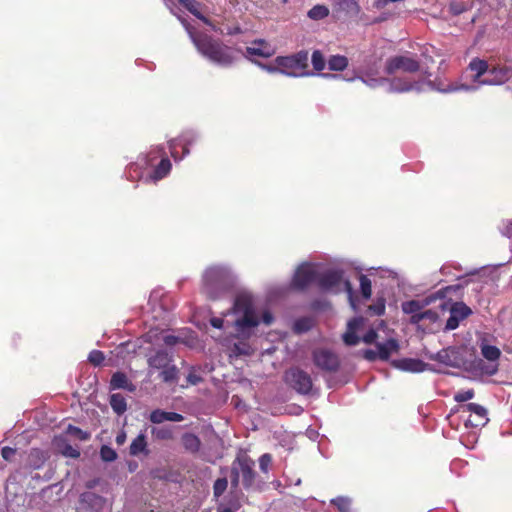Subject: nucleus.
<instances>
[{"instance_id": "f257e3e1", "label": "nucleus", "mask_w": 512, "mask_h": 512, "mask_svg": "<svg viewBox=\"0 0 512 512\" xmlns=\"http://www.w3.org/2000/svg\"><path fill=\"white\" fill-rule=\"evenodd\" d=\"M273 319L271 312L263 309L253 295L242 292L235 298L232 309L223 317H212L210 324L219 330L233 328L237 336L250 337L261 322L270 325Z\"/></svg>"}, {"instance_id": "f03ea898", "label": "nucleus", "mask_w": 512, "mask_h": 512, "mask_svg": "<svg viewBox=\"0 0 512 512\" xmlns=\"http://www.w3.org/2000/svg\"><path fill=\"white\" fill-rule=\"evenodd\" d=\"M506 82H508L509 90L512 91V69L500 65L490 67L487 61L473 58L460 82L445 84L439 81L437 84L429 82L428 85L437 91L452 93L457 91L474 92L483 85H501Z\"/></svg>"}, {"instance_id": "7ed1b4c3", "label": "nucleus", "mask_w": 512, "mask_h": 512, "mask_svg": "<svg viewBox=\"0 0 512 512\" xmlns=\"http://www.w3.org/2000/svg\"><path fill=\"white\" fill-rule=\"evenodd\" d=\"M187 31L197 51L207 60L219 66L227 67L238 58V52L207 34L197 32L185 19L178 17Z\"/></svg>"}, {"instance_id": "20e7f679", "label": "nucleus", "mask_w": 512, "mask_h": 512, "mask_svg": "<svg viewBox=\"0 0 512 512\" xmlns=\"http://www.w3.org/2000/svg\"><path fill=\"white\" fill-rule=\"evenodd\" d=\"M234 282V275L224 266H212L203 274L202 292L210 299L219 298L228 291Z\"/></svg>"}, {"instance_id": "39448f33", "label": "nucleus", "mask_w": 512, "mask_h": 512, "mask_svg": "<svg viewBox=\"0 0 512 512\" xmlns=\"http://www.w3.org/2000/svg\"><path fill=\"white\" fill-rule=\"evenodd\" d=\"M318 286L329 292L339 293L345 291L351 307L355 310L356 304L353 296V289L351 283L344 279L343 272L339 269H327L323 272L319 271Z\"/></svg>"}, {"instance_id": "423d86ee", "label": "nucleus", "mask_w": 512, "mask_h": 512, "mask_svg": "<svg viewBox=\"0 0 512 512\" xmlns=\"http://www.w3.org/2000/svg\"><path fill=\"white\" fill-rule=\"evenodd\" d=\"M360 79L364 84H366L370 88L385 86L386 91L389 93H403L412 90H424V83L409 82L406 79L402 78H394L392 80H388L386 78H375L372 77L368 71L365 72L364 76L360 77Z\"/></svg>"}, {"instance_id": "0eeeda50", "label": "nucleus", "mask_w": 512, "mask_h": 512, "mask_svg": "<svg viewBox=\"0 0 512 512\" xmlns=\"http://www.w3.org/2000/svg\"><path fill=\"white\" fill-rule=\"evenodd\" d=\"M276 63L280 66V74L285 76L304 77L312 75L306 71L308 67V52L305 50L288 56H277Z\"/></svg>"}, {"instance_id": "6e6552de", "label": "nucleus", "mask_w": 512, "mask_h": 512, "mask_svg": "<svg viewBox=\"0 0 512 512\" xmlns=\"http://www.w3.org/2000/svg\"><path fill=\"white\" fill-rule=\"evenodd\" d=\"M254 461L246 455L238 456L232 467L231 486L236 488L239 484V477L245 487H250L254 482L255 473L253 470Z\"/></svg>"}, {"instance_id": "1a4fd4ad", "label": "nucleus", "mask_w": 512, "mask_h": 512, "mask_svg": "<svg viewBox=\"0 0 512 512\" xmlns=\"http://www.w3.org/2000/svg\"><path fill=\"white\" fill-rule=\"evenodd\" d=\"M319 265L304 262L296 269L291 285L296 289H303L311 283H318Z\"/></svg>"}, {"instance_id": "9d476101", "label": "nucleus", "mask_w": 512, "mask_h": 512, "mask_svg": "<svg viewBox=\"0 0 512 512\" xmlns=\"http://www.w3.org/2000/svg\"><path fill=\"white\" fill-rule=\"evenodd\" d=\"M198 135L196 132L189 130L183 132L178 138L169 142L170 154L175 161L182 160L189 154L188 146L196 142Z\"/></svg>"}, {"instance_id": "9b49d317", "label": "nucleus", "mask_w": 512, "mask_h": 512, "mask_svg": "<svg viewBox=\"0 0 512 512\" xmlns=\"http://www.w3.org/2000/svg\"><path fill=\"white\" fill-rule=\"evenodd\" d=\"M286 382L300 394H308L312 389L310 375L298 368H292L285 374Z\"/></svg>"}, {"instance_id": "f8f14e48", "label": "nucleus", "mask_w": 512, "mask_h": 512, "mask_svg": "<svg viewBox=\"0 0 512 512\" xmlns=\"http://www.w3.org/2000/svg\"><path fill=\"white\" fill-rule=\"evenodd\" d=\"M312 356L314 364L321 370L334 372L340 366L338 355L330 349L316 348Z\"/></svg>"}, {"instance_id": "ddd939ff", "label": "nucleus", "mask_w": 512, "mask_h": 512, "mask_svg": "<svg viewBox=\"0 0 512 512\" xmlns=\"http://www.w3.org/2000/svg\"><path fill=\"white\" fill-rule=\"evenodd\" d=\"M247 337L237 336V332H234L224 338H216L224 347H226L231 355L241 356L250 355L253 351L252 347L246 341L240 339H246Z\"/></svg>"}, {"instance_id": "4468645a", "label": "nucleus", "mask_w": 512, "mask_h": 512, "mask_svg": "<svg viewBox=\"0 0 512 512\" xmlns=\"http://www.w3.org/2000/svg\"><path fill=\"white\" fill-rule=\"evenodd\" d=\"M419 62L408 56H394L387 60L385 71L394 74L397 71L413 73L419 70Z\"/></svg>"}, {"instance_id": "2eb2a0df", "label": "nucleus", "mask_w": 512, "mask_h": 512, "mask_svg": "<svg viewBox=\"0 0 512 512\" xmlns=\"http://www.w3.org/2000/svg\"><path fill=\"white\" fill-rule=\"evenodd\" d=\"M465 409L470 413L468 419L465 421L467 427L484 426L488 422V418L486 417L487 411L483 406L476 403H469L465 405Z\"/></svg>"}, {"instance_id": "dca6fc26", "label": "nucleus", "mask_w": 512, "mask_h": 512, "mask_svg": "<svg viewBox=\"0 0 512 512\" xmlns=\"http://www.w3.org/2000/svg\"><path fill=\"white\" fill-rule=\"evenodd\" d=\"M276 53V48L265 40H256L246 48V56L269 58Z\"/></svg>"}, {"instance_id": "f3484780", "label": "nucleus", "mask_w": 512, "mask_h": 512, "mask_svg": "<svg viewBox=\"0 0 512 512\" xmlns=\"http://www.w3.org/2000/svg\"><path fill=\"white\" fill-rule=\"evenodd\" d=\"M471 310L464 303H456L450 311V316L446 322V330H454L459 326L461 320L465 319Z\"/></svg>"}, {"instance_id": "a211bd4d", "label": "nucleus", "mask_w": 512, "mask_h": 512, "mask_svg": "<svg viewBox=\"0 0 512 512\" xmlns=\"http://www.w3.org/2000/svg\"><path fill=\"white\" fill-rule=\"evenodd\" d=\"M363 321L364 319L362 317H355L348 322L347 331L343 335V341L345 344L353 346L359 342V337L356 332L363 324Z\"/></svg>"}, {"instance_id": "6ab92c4d", "label": "nucleus", "mask_w": 512, "mask_h": 512, "mask_svg": "<svg viewBox=\"0 0 512 512\" xmlns=\"http://www.w3.org/2000/svg\"><path fill=\"white\" fill-rule=\"evenodd\" d=\"M433 297H426L421 300H410L402 303V311L405 314L415 316L420 314L421 310L426 308L432 301Z\"/></svg>"}, {"instance_id": "aec40b11", "label": "nucleus", "mask_w": 512, "mask_h": 512, "mask_svg": "<svg viewBox=\"0 0 512 512\" xmlns=\"http://www.w3.org/2000/svg\"><path fill=\"white\" fill-rule=\"evenodd\" d=\"M184 417L176 412H166L160 409H156L150 414V421L155 424H160L165 421L180 422Z\"/></svg>"}, {"instance_id": "412c9836", "label": "nucleus", "mask_w": 512, "mask_h": 512, "mask_svg": "<svg viewBox=\"0 0 512 512\" xmlns=\"http://www.w3.org/2000/svg\"><path fill=\"white\" fill-rule=\"evenodd\" d=\"M171 162L168 158H162L160 163L156 166L153 172L146 177L145 181L156 183L157 181L165 178L171 170Z\"/></svg>"}, {"instance_id": "4be33fe9", "label": "nucleus", "mask_w": 512, "mask_h": 512, "mask_svg": "<svg viewBox=\"0 0 512 512\" xmlns=\"http://www.w3.org/2000/svg\"><path fill=\"white\" fill-rule=\"evenodd\" d=\"M378 357L382 360H387L392 354L397 353L399 350V343L395 339H389L383 343H377Z\"/></svg>"}, {"instance_id": "5701e85b", "label": "nucleus", "mask_w": 512, "mask_h": 512, "mask_svg": "<svg viewBox=\"0 0 512 512\" xmlns=\"http://www.w3.org/2000/svg\"><path fill=\"white\" fill-rule=\"evenodd\" d=\"M180 4L206 25L212 26L211 22L202 14L201 4L196 0H178Z\"/></svg>"}, {"instance_id": "b1692460", "label": "nucleus", "mask_w": 512, "mask_h": 512, "mask_svg": "<svg viewBox=\"0 0 512 512\" xmlns=\"http://www.w3.org/2000/svg\"><path fill=\"white\" fill-rule=\"evenodd\" d=\"M337 10L349 17H357L361 8L356 0H340L337 2Z\"/></svg>"}, {"instance_id": "393cba45", "label": "nucleus", "mask_w": 512, "mask_h": 512, "mask_svg": "<svg viewBox=\"0 0 512 512\" xmlns=\"http://www.w3.org/2000/svg\"><path fill=\"white\" fill-rule=\"evenodd\" d=\"M80 502L88 505L91 509L99 510L104 505V498L93 493V492H84L80 495Z\"/></svg>"}, {"instance_id": "a878e982", "label": "nucleus", "mask_w": 512, "mask_h": 512, "mask_svg": "<svg viewBox=\"0 0 512 512\" xmlns=\"http://www.w3.org/2000/svg\"><path fill=\"white\" fill-rule=\"evenodd\" d=\"M171 361V357L167 352L158 351L154 356L149 358L148 363L152 368L164 369L169 366Z\"/></svg>"}, {"instance_id": "bb28decb", "label": "nucleus", "mask_w": 512, "mask_h": 512, "mask_svg": "<svg viewBox=\"0 0 512 512\" xmlns=\"http://www.w3.org/2000/svg\"><path fill=\"white\" fill-rule=\"evenodd\" d=\"M181 443L186 451L190 453H196L199 451L201 446L200 439L192 433H185L181 437Z\"/></svg>"}, {"instance_id": "cd10ccee", "label": "nucleus", "mask_w": 512, "mask_h": 512, "mask_svg": "<svg viewBox=\"0 0 512 512\" xmlns=\"http://www.w3.org/2000/svg\"><path fill=\"white\" fill-rule=\"evenodd\" d=\"M147 441L144 433H140L130 444V454L132 456H138L143 453L148 454Z\"/></svg>"}, {"instance_id": "c85d7f7f", "label": "nucleus", "mask_w": 512, "mask_h": 512, "mask_svg": "<svg viewBox=\"0 0 512 512\" xmlns=\"http://www.w3.org/2000/svg\"><path fill=\"white\" fill-rule=\"evenodd\" d=\"M439 315L437 311L433 309H423L421 310L420 314H417L415 316H411L410 322L413 324H418L422 321H428L430 323H434L437 321Z\"/></svg>"}, {"instance_id": "c756f323", "label": "nucleus", "mask_w": 512, "mask_h": 512, "mask_svg": "<svg viewBox=\"0 0 512 512\" xmlns=\"http://www.w3.org/2000/svg\"><path fill=\"white\" fill-rule=\"evenodd\" d=\"M110 386L112 389H128L133 391V386L129 384L127 376L122 372H116L112 375Z\"/></svg>"}, {"instance_id": "7c9ffc66", "label": "nucleus", "mask_w": 512, "mask_h": 512, "mask_svg": "<svg viewBox=\"0 0 512 512\" xmlns=\"http://www.w3.org/2000/svg\"><path fill=\"white\" fill-rule=\"evenodd\" d=\"M480 349L482 356L490 362H496L501 355V351L498 347L485 342L481 343Z\"/></svg>"}, {"instance_id": "2f4dec72", "label": "nucleus", "mask_w": 512, "mask_h": 512, "mask_svg": "<svg viewBox=\"0 0 512 512\" xmlns=\"http://www.w3.org/2000/svg\"><path fill=\"white\" fill-rule=\"evenodd\" d=\"M110 405L113 411L118 415L123 414L127 409L125 397L120 393H115L111 395Z\"/></svg>"}, {"instance_id": "473e14b6", "label": "nucleus", "mask_w": 512, "mask_h": 512, "mask_svg": "<svg viewBox=\"0 0 512 512\" xmlns=\"http://www.w3.org/2000/svg\"><path fill=\"white\" fill-rule=\"evenodd\" d=\"M348 66V59L342 55L331 56L328 60V67L332 71H342Z\"/></svg>"}, {"instance_id": "72a5a7b5", "label": "nucleus", "mask_w": 512, "mask_h": 512, "mask_svg": "<svg viewBox=\"0 0 512 512\" xmlns=\"http://www.w3.org/2000/svg\"><path fill=\"white\" fill-rule=\"evenodd\" d=\"M424 363L420 360L404 359L398 365L402 370L410 372H421L424 369Z\"/></svg>"}, {"instance_id": "f704fd0d", "label": "nucleus", "mask_w": 512, "mask_h": 512, "mask_svg": "<svg viewBox=\"0 0 512 512\" xmlns=\"http://www.w3.org/2000/svg\"><path fill=\"white\" fill-rule=\"evenodd\" d=\"M307 15L312 20H321L329 15V9L325 5L318 4L312 7Z\"/></svg>"}, {"instance_id": "c9c22d12", "label": "nucleus", "mask_w": 512, "mask_h": 512, "mask_svg": "<svg viewBox=\"0 0 512 512\" xmlns=\"http://www.w3.org/2000/svg\"><path fill=\"white\" fill-rule=\"evenodd\" d=\"M359 281L362 296L369 299L372 294L371 280L366 275H360Z\"/></svg>"}, {"instance_id": "e433bc0d", "label": "nucleus", "mask_w": 512, "mask_h": 512, "mask_svg": "<svg viewBox=\"0 0 512 512\" xmlns=\"http://www.w3.org/2000/svg\"><path fill=\"white\" fill-rule=\"evenodd\" d=\"M313 326V320L311 318L305 317L298 319L294 323V330L297 333H303L308 331Z\"/></svg>"}, {"instance_id": "4c0bfd02", "label": "nucleus", "mask_w": 512, "mask_h": 512, "mask_svg": "<svg viewBox=\"0 0 512 512\" xmlns=\"http://www.w3.org/2000/svg\"><path fill=\"white\" fill-rule=\"evenodd\" d=\"M311 61L315 70L321 71L324 69L326 61L320 51L316 50L313 52Z\"/></svg>"}, {"instance_id": "58836bf2", "label": "nucleus", "mask_w": 512, "mask_h": 512, "mask_svg": "<svg viewBox=\"0 0 512 512\" xmlns=\"http://www.w3.org/2000/svg\"><path fill=\"white\" fill-rule=\"evenodd\" d=\"M340 512H351V502L350 499L346 497H337L331 501Z\"/></svg>"}, {"instance_id": "ea45409f", "label": "nucleus", "mask_w": 512, "mask_h": 512, "mask_svg": "<svg viewBox=\"0 0 512 512\" xmlns=\"http://www.w3.org/2000/svg\"><path fill=\"white\" fill-rule=\"evenodd\" d=\"M67 433L81 441H86L90 438V434L88 432H85V431L81 430L80 428L72 426V425H69L67 427Z\"/></svg>"}, {"instance_id": "a19ab883", "label": "nucleus", "mask_w": 512, "mask_h": 512, "mask_svg": "<svg viewBox=\"0 0 512 512\" xmlns=\"http://www.w3.org/2000/svg\"><path fill=\"white\" fill-rule=\"evenodd\" d=\"M152 435L160 440H168L173 437V432L170 428H153Z\"/></svg>"}, {"instance_id": "79ce46f5", "label": "nucleus", "mask_w": 512, "mask_h": 512, "mask_svg": "<svg viewBox=\"0 0 512 512\" xmlns=\"http://www.w3.org/2000/svg\"><path fill=\"white\" fill-rule=\"evenodd\" d=\"M161 377L165 382H172L177 378V369L175 366H167L161 372Z\"/></svg>"}, {"instance_id": "37998d69", "label": "nucleus", "mask_w": 512, "mask_h": 512, "mask_svg": "<svg viewBox=\"0 0 512 512\" xmlns=\"http://www.w3.org/2000/svg\"><path fill=\"white\" fill-rule=\"evenodd\" d=\"M100 455L105 462H112L117 458L116 452L109 446H102Z\"/></svg>"}, {"instance_id": "c03bdc74", "label": "nucleus", "mask_w": 512, "mask_h": 512, "mask_svg": "<svg viewBox=\"0 0 512 512\" xmlns=\"http://www.w3.org/2000/svg\"><path fill=\"white\" fill-rule=\"evenodd\" d=\"M227 486H228V481L226 478H219L215 481L214 483V487H213V490H214V496L215 497H219L221 496L225 490L227 489Z\"/></svg>"}, {"instance_id": "a18cd8bd", "label": "nucleus", "mask_w": 512, "mask_h": 512, "mask_svg": "<svg viewBox=\"0 0 512 512\" xmlns=\"http://www.w3.org/2000/svg\"><path fill=\"white\" fill-rule=\"evenodd\" d=\"M88 360L94 365H100L104 361V354L99 350H93L89 353Z\"/></svg>"}, {"instance_id": "49530a36", "label": "nucleus", "mask_w": 512, "mask_h": 512, "mask_svg": "<svg viewBox=\"0 0 512 512\" xmlns=\"http://www.w3.org/2000/svg\"><path fill=\"white\" fill-rule=\"evenodd\" d=\"M474 396L473 390L459 391L454 395V400L457 402H465L472 399Z\"/></svg>"}, {"instance_id": "de8ad7c7", "label": "nucleus", "mask_w": 512, "mask_h": 512, "mask_svg": "<svg viewBox=\"0 0 512 512\" xmlns=\"http://www.w3.org/2000/svg\"><path fill=\"white\" fill-rule=\"evenodd\" d=\"M62 454L66 457L70 458H77L80 455V452L77 448L72 447L71 445L67 444L63 447L61 450Z\"/></svg>"}, {"instance_id": "09e8293b", "label": "nucleus", "mask_w": 512, "mask_h": 512, "mask_svg": "<svg viewBox=\"0 0 512 512\" xmlns=\"http://www.w3.org/2000/svg\"><path fill=\"white\" fill-rule=\"evenodd\" d=\"M272 462V458L269 454H263L259 459V466L262 472L267 473L268 468Z\"/></svg>"}, {"instance_id": "8fccbe9b", "label": "nucleus", "mask_w": 512, "mask_h": 512, "mask_svg": "<svg viewBox=\"0 0 512 512\" xmlns=\"http://www.w3.org/2000/svg\"><path fill=\"white\" fill-rule=\"evenodd\" d=\"M258 65L268 73H280V66L276 63V58L269 64L259 63Z\"/></svg>"}, {"instance_id": "3c124183", "label": "nucleus", "mask_w": 512, "mask_h": 512, "mask_svg": "<svg viewBox=\"0 0 512 512\" xmlns=\"http://www.w3.org/2000/svg\"><path fill=\"white\" fill-rule=\"evenodd\" d=\"M150 153L154 155L152 158L147 159V157H143V159H142L144 161L145 165L150 164V162H152L156 157L162 156L165 154L164 149L160 146L153 148Z\"/></svg>"}, {"instance_id": "603ef678", "label": "nucleus", "mask_w": 512, "mask_h": 512, "mask_svg": "<svg viewBox=\"0 0 512 512\" xmlns=\"http://www.w3.org/2000/svg\"><path fill=\"white\" fill-rule=\"evenodd\" d=\"M500 230L504 236L512 237V220L503 221Z\"/></svg>"}, {"instance_id": "864d4df0", "label": "nucleus", "mask_w": 512, "mask_h": 512, "mask_svg": "<svg viewBox=\"0 0 512 512\" xmlns=\"http://www.w3.org/2000/svg\"><path fill=\"white\" fill-rule=\"evenodd\" d=\"M15 453H16V450L11 447H4L1 450L2 457L7 461H10L13 458V456L15 455Z\"/></svg>"}, {"instance_id": "5fc2aeb1", "label": "nucleus", "mask_w": 512, "mask_h": 512, "mask_svg": "<svg viewBox=\"0 0 512 512\" xmlns=\"http://www.w3.org/2000/svg\"><path fill=\"white\" fill-rule=\"evenodd\" d=\"M370 310H372L376 315H382L385 312V305L384 303H378L376 305L370 306Z\"/></svg>"}, {"instance_id": "6e6d98bb", "label": "nucleus", "mask_w": 512, "mask_h": 512, "mask_svg": "<svg viewBox=\"0 0 512 512\" xmlns=\"http://www.w3.org/2000/svg\"><path fill=\"white\" fill-rule=\"evenodd\" d=\"M377 337V334L374 330H370L368 331L364 337H363V341L366 343V344H370L372 342H374V340L376 339Z\"/></svg>"}, {"instance_id": "4d7b16f0", "label": "nucleus", "mask_w": 512, "mask_h": 512, "mask_svg": "<svg viewBox=\"0 0 512 512\" xmlns=\"http://www.w3.org/2000/svg\"><path fill=\"white\" fill-rule=\"evenodd\" d=\"M364 357L367 359V360H370V361H373L375 360L377 357H378V350L374 351V350H366L364 352Z\"/></svg>"}, {"instance_id": "13d9d810", "label": "nucleus", "mask_w": 512, "mask_h": 512, "mask_svg": "<svg viewBox=\"0 0 512 512\" xmlns=\"http://www.w3.org/2000/svg\"><path fill=\"white\" fill-rule=\"evenodd\" d=\"M126 441V433L124 431H121L117 434L115 442L117 445H123Z\"/></svg>"}, {"instance_id": "bf43d9fd", "label": "nucleus", "mask_w": 512, "mask_h": 512, "mask_svg": "<svg viewBox=\"0 0 512 512\" xmlns=\"http://www.w3.org/2000/svg\"><path fill=\"white\" fill-rule=\"evenodd\" d=\"M450 10L454 13V14H460L462 11H463V7H461L460 5L456 4V3H451L450 4Z\"/></svg>"}, {"instance_id": "052dcab7", "label": "nucleus", "mask_w": 512, "mask_h": 512, "mask_svg": "<svg viewBox=\"0 0 512 512\" xmlns=\"http://www.w3.org/2000/svg\"><path fill=\"white\" fill-rule=\"evenodd\" d=\"M164 342L167 345H173V344H175L177 342V337L172 336V335L165 336L164 337Z\"/></svg>"}, {"instance_id": "680f3d73", "label": "nucleus", "mask_w": 512, "mask_h": 512, "mask_svg": "<svg viewBox=\"0 0 512 512\" xmlns=\"http://www.w3.org/2000/svg\"><path fill=\"white\" fill-rule=\"evenodd\" d=\"M497 370H498L497 365H491L490 369L487 371V373L489 375H494L497 372Z\"/></svg>"}, {"instance_id": "e2e57ef3", "label": "nucleus", "mask_w": 512, "mask_h": 512, "mask_svg": "<svg viewBox=\"0 0 512 512\" xmlns=\"http://www.w3.org/2000/svg\"><path fill=\"white\" fill-rule=\"evenodd\" d=\"M217 512H233L231 508L229 507H219Z\"/></svg>"}, {"instance_id": "0e129e2a", "label": "nucleus", "mask_w": 512, "mask_h": 512, "mask_svg": "<svg viewBox=\"0 0 512 512\" xmlns=\"http://www.w3.org/2000/svg\"><path fill=\"white\" fill-rule=\"evenodd\" d=\"M323 77H327V78H338L339 76L338 75H334V74H321Z\"/></svg>"}, {"instance_id": "69168bd1", "label": "nucleus", "mask_w": 512, "mask_h": 512, "mask_svg": "<svg viewBox=\"0 0 512 512\" xmlns=\"http://www.w3.org/2000/svg\"><path fill=\"white\" fill-rule=\"evenodd\" d=\"M88 488H92L93 487V482H90L88 485H87Z\"/></svg>"}, {"instance_id": "338daca9", "label": "nucleus", "mask_w": 512, "mask_h": 512, "mask_svg": "<svg viewBox=\"0 0 512 512\" xmlns=\"http://www.w3.org/2000/svg\"><path fill=\"white\" fill-rule=\"evenodd\" d=\"M88 488H92L93 487V482H90L88 485H87Z\"/></svg>"}]
</instances>
